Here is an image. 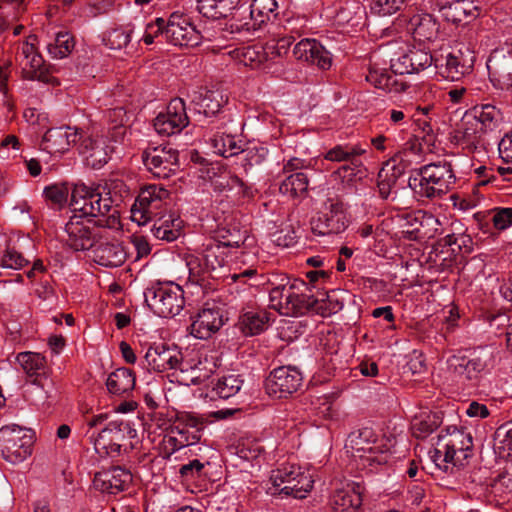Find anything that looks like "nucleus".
<instances>
[{
  "label": "nucleus",
  "mask_w": 512,
  "mask_h": 512,
  "mask_svg": "<svg viewBox=\"0 0 512 512\" xmlns=\"http://www.w3.org/2000/svg\"><path fill=\"white\" fill-rule=\"evenodd\" d=\"M492 223L498 230H504L512 225V208H501L492 217Z\"/></svg>",
  "instance_id": "64"
},
{
  "label": "nucleus",
  "mask_w": 512,
  "mask_h": 512,
  "mask_svg": "<svg viewBox=\"0 0 512 512\" xmlns=\"http://www.w3.org/2000/svg\"><path fill=\"white\" fill-rule=\"evenodd\" d=\"M270 481L274 488L272 494L279 492L298 499L305 498L313 487L311 476L295 464L282 465L272 471Z\"/></svg>",
  "instance_id": "10"
},
{
  "label": "nucleus",
  "mask_w": 512,
  "mask_h": 512,
  "mask_svg": "<svg viewBox=\"0 0 512 512\" xmlns=\"http://www.w3.org/2000/svg\"><path fill=\"white\" fill-rule=\"evenodd\" d=\"M80 140L79 152L85 157L87 164L94 169L105 165L114 151V147L107 145L103 137L86 136Z\"/></svg>",
  "instance_id": "27"
},
{
  "label": "nucleus",
  "mask_w": 512,
  "mask_h": 512,
  "mask_svg": "<svg viewBox=\"0 0 512 512\" xmlns=\"http://www.w3.org/2000/svg\"><path fill=\"white\" fill-rule=\"evenodd\" d=\"M494 366L492 351L481 350L473 357L453 355L448 359V368L468 381L478 382Z\"/></svg>",
  "instance_id": "14"
},
{
  "label": "nucleus",
  "mask_w": 512,
  "mask_h": 512,
  "mask_svg": "<svg viewBox=\"0 0 512 512\" xmlns=\"http://www.w3.org/2000/svg\"><path fill=\"white\" fill-rule=\"evenodd\" d=\"M95 220L85 219L73 214L65 225L67 233L66 243L75 251H84L92 248L95 243L96 234L93 232Z\"/></svg>",
  "instance_id": "19"
},
{
  "label": "nucleus",
  "mask_w": 512,
  "mask_h": 512,
  "mask_svg": "<svg viewBox=\"0 0 512 512\" xmlns=\"http://www.w3.org/2000/svg\"><path fill=\"white\" fill-rule=\"evenodd\" d=\"M74 39L69 32H59L56 34L53 42L48 43V53L57 59L68 56L74 48Z\"/></svg>",
  "instance_id": "53"
},
{
  "label": "nucleus",
  "mask_w": 512,
  "mask_h": 512,
  "mask_svg": "<svg viewBox=\"0 0 512 512\" xmlns=\"http://www.w3.org/2000/svg\"><path fill=\"white\" fill-rule=\"evenodd\" d=\"M302 381L303 377L299 369L281 366L270 372L265 381V388L271 396L286 398L301 387Z\"/></svg>",
  "instance_id": "16"
},
{
  "label": "nucleus",
  "mask_w": 512,
  "mask_h": 512,
  "mask_svg": "<svg viewBox=\"0 0 512 512\" xmlns=\"http://www.w3.org/2000/svg\"><path fill=\"white\" fill-rule=\"evenodd\" d=\"M71 207L74 214L85 219L95 220L98 227L117 229L120 226V215L113 206L108 193L103 194L99 187L75 184L71 192Z\"/></svg>",
  "instance_id": "1"
},
{
  "label": "nucleus",
  "mask_w": 512,
  "mask_h": 512,
  "mask_svg": "<svg viewBox=\"0 0 512 512\" xmlns=\"http://www.w3.org/2000/svg\"><path fill=\"white\" fill-rule=\"evenodd\" d=\"M443 17L452 23H469L480 15V8L472 0H455L440 7Z\"/></svg>",
  "instance_id": "34"
},
{
  "label": "nucleus",
  "mask_w": 512,
  "mask_h": 512,
  "mask_svg": "<svg viewBox=\"0 0 512 512\" xmlns=\"http://www.w3.org/2000/svg\"><path fill=\"white\" fill-rule=\"evenodd\" d=\"M270 322V313L264 309H250L239 317V326L245 335H257L265 331Z\"/></svg>",
  "instance_id": "38"
},
{
  "label": "nucleus",
  "mask_w": 512,
  "mask_h": 512,
  "mask_svg": "<svg viewBox=\"0 0 512 512\" xmlns=\"http://www.w3.org/2000/svg\"><path fill=\"white\" fill-rule=\"evenodd\" d=\"M473 438L470 433L456 427H448L438 435L431 456L435 465L443 472L458 477L473 455Z\"/></svg>",
  "instance_id": "2"
},
{
  "label": "nucleus",
  "mask_w": 512,
  "mask_h": 512,
  "mask_svg": "<svg viewBox=\"0 0 512 512\" xmlns=\"http://www.w3.org/2000/svg\"><path fill=\"white\" fill-rule=\"evenodd\" d=\"M404 171L405 165L402 163L401 153L395 154L385 162L377 177L378 193L382 199L386 200L390 197L392 189Z\"/></svg>",
  "instance_id": "29"
},
{
  "label": "nucleus",
  "mask_w": 512,
  "mask_h": 512,
  "mask_svg": "<svg viewBox=\"0 0 512 512\" xmlns=\"http://www.w3.org/2000/svg\"><path fill=\"white\" fill-rule=\"evenodd\" d=\"M438 427L435 415L423 414L413 419L412 433L416 438L423 439L430 435Z\"/></svg>",
  "instance_id": "54"
},
{
  "label": "nucleus",
  "mask_w": 512,
  "mask_h": 512,
  "mask_svg": "<svg viewBox=\"0 0 512 512\" xmlns=\"http://www.w3.org/2000/svg\"><path fill=\"white\" fill-rule=\"evenodd\" d=\"M82 135L76 128L55 127L47 130L42 139V149L49 154H62L76 144Z\"/></svg>",
  "instance_id": "25"
},
{
  "label": "nucleus",
  "mask_w": 512,
  "mask_h": 512,
  "mask_svg": "<svg viewBox=\"0 0 512 512\" xmlns=\"http://www.w3.org/2000/svg\"><path fill=\"white\" fill-rule=\"evenodd\" d=\"M243 379L239 374L229 373L218 378L212 391L221 399L235 396L243 386Z\"/></svg>",
  "instance_id": "50"
},
{
  "label": "nucleus",
  "mask_w": 512,
  "mask_h": 512,
  "mask_svg": "<svg viewBox=\"0 0 512 512\" xmlns=\"http://www.w3.org/2000/svg\"><path fill=\"white\" fill-rule=\"evenodd\" d=\"M310 291L307 284L302 280H293V289L289 307L285 311V316H300L308 312H315L319 299L315 298L312 294L307 293Z\"/></svg>",
  "instance_id": "30"
},
{
  "label": "nucleus",
  "mask_w": 512,
  "mask_h": 512,
  "mask_svg": "<svg viewBox=\"0 0 512 512\" xmlns=\"http://www.w3.org/2000/svg\"><path fill=\"white\" fill-rule=\"evenodd\" d=\"M409 60L411 61L412 67L415 68V73L426 69L432 63L435 64V57L428 52L421 49H414L408 52Z\"/></svg>",
  "instance_id": "60"
},
{
  "label": "nucleus",
  "mask_w": 512,
  "mask_h": 512,
  "mask_svg": "<svg viewBox=\"0 0 512 512\" xmlns=\"http://www.w3.org/2000/svg\"><path fill=\"white\" fill-rule=\"evenodd\" d=\"M104 117L108 124L107 138L114 143L122 142L127 133L125 109L123 107L109 109L105 112Z\"/></svg>",
  "instance_id": "40"
},
{
  "label": "nucleus",
  "mask_w": 512,
  "mask_h": 512,
  "mask_svg": "<svg viewBox=\"0 0 512 512\" xmlns=\"http://www.w3.org/2000/svg\"><path fill=\"white\" fill-rule=\"evenodd\" d=\"M469 113L486 133L497 129L502 119L500 110L491 104L475 106Z\"/></svg>",
  "instance_id": "45"
},
{
  "label": "nucleus",
  "mask_w": 512,
  "mask_h": 512,
  "mask_svg": "<svg viewBox=\"0 0 512 512\" xmlns=\"http://www.w3.org/2000/svg\"><path fill=\"white\" fill-rule=\"evenodd\" d=\"M169 191L162 185L151 184L141 189L131 208V219L139 225H145L157 216L163 200Z\"/></svg>",
  "instance_id": "12"
},
{
  "label": "nucleus",
  "mask_w": 512,
  "mask_h": 512,
  "mask_svg": "<svg viewBox=\"0 0 512 512\" xmlns=\"http://www.w3.org/2000/svg\"><path fill=\"white\" fill-rule=\"evenodd\" d=\"M348 223L343 200L336 194H328L322 210L310 222L313 234L319 236L342 233L348 227Z\"/></svg>",
  "instance_id": "9"
},
{
  "label": "nucleus",
  "mask_w": 512,
  "mask_h": 512,
  "mask_svg": "<svg viewBox=\"0 0 512 512\" xmlns=\"http://www.w3.org/2000/svg\"><path fill=\"white\" fill-rule=\"evenodd\" d=\"M484 134L486 132L479 125L477 119L473 118L469 112H466L457 130L459 140L466 144H475L479 142Z\"/></svg>",
  "instance_id": "49"
},
{
  "label": "nucleus",
  "mask_w": 512,
  "mask_h": 512,
  "mask_svg": "<svg viewBox=\"0 0 512 512\" xmlns=\"http://www.w3.org/2000/svg\"><path fill=\"white\" fill-rule=\"evenodd\" d=\"M343 307L344 302L338 298L336 291H332L326 294V299L319 300L316 313L325 317L337 313Z\"/></svg>",
  "instance_id": "57"
},
{
  "label": "nucleus",
  "mask_w": 512,
  "mask_h": 512,
  "mask_svg": "<svg viewBox=\"0 0 512 512\" xmlns=\"http://www.w3.org/2000/svg\"><path fill=\"white\" fill-rule=\"evenodd\" d=\"M241 0H198V11L211 19L226 18L232 14Z\"/></svg>",
  "instance_id": "41"
},
{
  "label": "nucleus",
  "mask_w": 512,
  "mask_h": 512,
  "mask_svg": "<svg viewBox=\"0 0 512 512\" xmlns=\"http://www.w3.org/2000/svg\"><path fill=\"white\" fill-rule=\"evenodd\" d=\"M16 361L32 384L42 385V381L47 378L48 372L45 356L37 352L25 351L18 353Z\"/></svg>",
  "instance_id": "32"
},
{
  "label": "nucleus",
  "mask_w": 512,
  "mask_h": 512,
  "mask_svg": "<svg viewBox=\"0 0 512 512\" xmlns=\"http://www.w3.org/2000/svg\"><path fill=\"white\" fill-rule=\"evenodd\" d=\"M164 27L166 40L175 46L195 47L203 38L196 27L183 15L172 14Z\"/></svg>",
  "instance_id": "18"
},
{
  "label": "nucleus",
  "mask_w": 512,
  "mask_h": 512,
  "mask_svg": "<svg viewBox=\"0 0 512 512\" xmlns=\"http://www.w3.org/2000/svg\"><path fill=\"white\" fill-rule=\"evenodd\" d=\"M243 168L246 174L252 171L255 166H260L266 160L268 150L264 147H254L244 150Z\"/></svg>",
  "instance_id": "55"
},
{
  "label": "nucleus",
  "mask_w": 512,
  "mask_h": 512,
  "mask_svg": "<svg viewBox=\"0 0 512 512\" xmlns=\"http://www.w3.org/2000/svg\"><path fill=\"white\" fill-rule=\"evenodd\" d=\"M366 81L378 89L390 93H401L408 88V84L402 79L394 76L392 71L380 67L377 63H369Z\"/></svg>",
  "instance_id": "31"
},
{
  "label": "nucleus",
  "mask_w": 512,
  "mask_h": 512,
  "mask_svg": "<svg viewBox=\"0 0 512 512\" xmlns=\"http://www.w3.org/2000/svg\"><path fill=\"white\" fill-rule=\"evenodd\" d=\"M410 27L414 39L420 42L432 41L439 31L438 22L428 13L414 15L410 19Z\"/></svg>",
  "instance_id": "39"
},
{
  "label": "nucleus",
  "mask_w": 512,
  "mask_h": 512,
  "mask_svg": "<svg viewBox=\"0 0 512 512\" xmlns=\"http://www.w3.org/2000/svg\"><path fill=\"white\" fill-rule=\"evenodd\" d=\"M276 0H253L249 9V19L238 24H231L237 31H256L277 17Z\"/></svg>",
  "instance_id": "23"
},
{
  "label": "nucleus",
  "mask_w": 512,
  "mask_h": 512,
  "mask_svg": "<svg viewBox=\"0 0 512 512\" xmlns=\"http://www.w3.org/2000/svg\"><path fill=\"white\" fill-rule=\"evenodd\" d=\"M181 361L180 350L165 343H154L147 349L144 356L146 368L158 373L179 368Z\"/></svg>",
  "instance_id": "20"
},
{
  "label": "nucleus",
  "mask_w": 512,
  "mask_h": 512,
  "mask_svg": "<svg viewBox=\"0 0 512 512\" xmlns=\"http://www.w3.org/2000/svg\"><path fill=\"white\" fill-rule=\"evenodd\" d=\"M419 184L415 187L421 197L429 199L439 198L449 192L455 182L452 165L446 160L433 162L419 169Z\"/></svg>",
  "instance_id": "6"
},
{
  "label": "nucleus",
  "mask_w": 512,
  "mask_h": 512,
  "mask_svg": "<svg viewBox=\"0 0 512 512\" xmlns=\"http://www.w3.org/2000/svg\"><path fill=\"white\" fill-rule=\"evenodd\" d=\"M28 263L29 261L20 252L11 247H8L0 258L2 267L15 270L23 268Z\"/></svg>",
  "instance_id": "59"
},
{
  "label": "nucleus",
  "mask_w": 512,
  "mask_h": 512,
  "mask_svg": "<svg viewBox=\"0 0 512 512\" xmlns=\"http://www.w3.org/2000/svg\"><path fill=\"white\" fill-rule=\"evenodd\" d=\"M366 151L360 144L336 145L326 152L324 158L332 162L350 161L356 165V157L365 154Z\"/></svg>",
  "instance_id": "51"
},
{
  "label": "nucleus",
  "mask_w": 512,
  "mask_h": 512,
  "mask_svg": "<svg viewBox=\"0 0 512 512\" xmlns=\"http://www.w3.org/2000/svg\"><path fill=\"white\" fill-rule=\"evenodd\" d=\"M419 215L420 216L416 214H407L406 216L407 223L411 226V229L405 232L408 234V238L410 240L422 238V235H420V226L423 225V221H426L427 224L438 223V219L432 215H426L422 212H419Z\"/></svg>",
  "instance_id": "56"
},
{
  "label": "nucleus",
  "mask_w": 512,
  "mask_h": 512,
  "mask_svg": "<svg viewBox=\"0 0 512 512\" xmlns=\"http://www.w3.org/2000/svg\"><path fill=\"white\" fill-rule=\"evenodd\" d=\"M309 180L305 173L296 172L287 176L280 184L279 191L282 195L292 199L304 197L308 191Z\"/></svg>",
  "instance_id": "48"
},
{
  "label": "nucleus",
  "mask_w": 512,
  "mask_h": 512,
  "mask_svg": "<svg viewBox=\"0 0 512 512\" xmlns=\"http://www.w3.org/2000/svg\"><path fill=\"white\" fill-rule=\"evenodd\" d=\"M293 281L285 277L281 282L272 287L269 291V306L285 315V311L289 307V301L293 298L292 294Z\"/></svg>",
  "instance_id": "43"
},
{
  "label": "nucleus",
  "mask_w": 512,
  "mask_h": 512,
  "mask_svg": "<svg viewBox=\"0 0 512 512\" xmlns=\"http://www.w3.org/2000/svg\"><path fill=\"white\" fill-rule=\"evenodd\" d=\"M213 191L226 196H245L248 194V186L236 175L223 172L210 178Z\"/></svg>",
  "instance_id": "36"
},
{
  "label": "nucleus",
  "mask_w": 512,
  "mask_h": 512,
  "mask_svg": "<svg viewBox=\"0 0 512 512\" xmlns=\"http://www.w3.org/2000/svg\"><path fill=\"white\" fill-rule=\"evenodd\" d=\"M247 238V231L240 229L238 226L227 223L216 231L215 243H219L227 248H239L244 244Z\"/></svg>",
  "instance_id": "47"
},
{
  "label": "nucleus",
  "mask_w": 512,
  "mask_h": 512,
  "mask_svg": "<svg viewBox=\"0 0 512 512\" xmlns=\"http://www.w3.org/2000/svg\"><path fill=\"white\" fill-rule=\"evenodd\" d=\"M144 296L151 310L163 318L178 315L185 305L184 291L174 282H157L145 290Z\"/></svg>",
  "instance_id": "7"
},
{
  "label": "nucleus",
  "mask_w": 512,
  "mask_h": 512,
  "mask_svg": "<svg viewBox=\"0 0 512 512\" xmlns=\"http://www.w3.org/2000/svg\"><path fill=\"white\" fill-rule=\"evenodd\" d=\"M69 189L65 184H52L44 188L45 199L53 205L62 206L67 202Z\"/></svg>",
  "instance_id": "58"
},
{
  "label": "nucleus",
  "mask_w": 512,
  "mask_h": 512,
  "mask_svg": "<svg viewBox=\"0 0 512 512\" xmlns=\"http://www.w3.org/2000/svg\"><path fill=\"white\" fill-rule=\"evenodd\" d=\"M142 160L158 178H169L179 168L178 151L168 145L148 146L142 153Z\"/></svg>",
  "instance_id": "15"
},
{
  "label": "nucleus",
  "mask_w": 512,
  "mask_h": 512,
  "mask_svg": "<svg viewBox=\"0 0 512 512\" xmlns=\"http://www.w3.org/2000/svg\"><path fill=\"white\" fill-rule=\"evenodd\" d=\"M106 386L114 395L129 393L135 387V375L131 369L118 368L108 376Z\"/></svg>",
  "instance_id": "42"
},
{
  "label": "nucleus",
  "mask_w": 512,
  "mask_h": 512,
  "mask_svg": "<svg viewBox=\"0 0 512 512\" xmlns=\"http://www.w3.org/2000/svg\"><path fill=\"white\" fill-rule=\"evenodd\" d=\"M403 3L404 0H373L370 8L372 13L386 16L398 11Z\"/></svg>",
  "instance_id": "61"
},
{
  "label": "nucleus",
  "mask_w": 512,
  "mask_h": 512,
  "mask_svg": "<svg viewBox=\"0 0 512 512\" xmlns=\"http://www.w3.org/2000/svg\"><path fill=\"white\" fill-rule=\"evenodd\" d=\"M131 482L130 471L120 466L98 472L93 479L95 489L114 495L125 491Z\"/></svg>",
  "instance_id": "24"
},
{
  "label": "nucleus",
  "mask_w": 512,
  "mask_h": 512,
  "mask_svg": "<svg viewBox=\"0 0 512 512\" xmlns=\"http://www.w3.org/2000/svg\"><path fill=\"white\" fill-rule=\"evenodd\" d=\"M37 42L36 35H29L25 41L19 43L15 60L21 67L25 79L57 85L59 82L45 65L41 54L37 52Z\"/></svg>",
  "instance_id": "8"
},
{
  "label": "nucleus",
  "mask_w": 512,
  "mask_h": 512,
  "mask_svg": "<svg viewBox=\"0 0 512 512\" xmlns=\"http://www.w3.org/2000/svg\"><path fill=\"white\" fill-rule=\"evenodd\" d=\"M363 488L359 483L347 482L333 492L330 503L335 512L356 511L362 505Z\"/></svg>",
  "instance_id": "28"
},
{
  "label": "nucleus",
  "mask_w": 512,
  "mask_h": 512,
  "mask_svg": "<svg viewBox=\"0 0 512 512\" xmlns=\"http://www.w3.org/2000/svg\"><path fill=\"white\" fill-rule=\"evenodd\" d=\"M223 310L215 304H206L192 318L191 334L198 339H208L224 325Z\"/></svg>",
  "instance_id": "22"
},
{
  "label": "nucleus",
  "mask_w": 512,
  "mask_h": 512,
  "mask_svg": "<svg viewBox=\"0 0 512 512\" xmlns=\"http://www.w3.org/2000/svg\"><path fill=\"white\" fill-rule=\"evenodd\" d=\"M486 65L489 79L494 87L501 90L512 88V47L507 51L494 50Z\"/></svg>",
  "instance_id": "21"
},
{
  "label": "nucleus",
  "mask_w": 512,
  "mask_h": 512,
  "mask_svg": "<svg viewBox=\"0 0 512 512\" xmlns=\"http://www.w3.org/2000/svg\"><path fill=\"white\" fill-rule=\"evenodd\" d=\"M409 54H403L396 60H391L390 70L394 76L401 78L405 74L415 73V68L412 67L411 61L409 60Z\"/></svg>",
  "instance_id": "63"
},
{
  "label": "nucleus",
  "mask_w": 512,
  "mask_h": 512,
  "mask_svg": "<svg viewBox=\"0 0 512 512\" xmlns=\"http://www.w3.org/2000/svg\"><path fill=\"white\" fill-rule=\"evenodd\" d=\"M94 261L104 267H119L126 258L125 248L117 241L100 242L93 250Z\"/></svg>",
  "instance_id": "35"
},
{
  "label": "nucleus",
  "mask_w": 512,
  "mask_h": 512,
  "mask_svg": "<svg viewBox=\"0 0 512 512\" xmlns=\"http://www.w3.org/2000/svg\"><path fill=\"white\" fill-rule=\"evenodd\" d=\"M132 433L129 423L124 421H110L95 436H90L94 449L99 456H115L120 453L121 446Z\"/></svg>",
  "instance_id": "13"
},
{
  "label": "nucleus",
  "mask_w": 512,
  "mask_h": 512,
  "mask_svg": "<svg viewBox=\"0 0 512 512\" xmlns=\"http://www.w3.org/2000/svg\"><path fill=\"white\" fill-rule=\"evenodd\" d=\"M185 442L182 432H180V425L175 426L169 435L164 438V447L168 455L185 448L183 443Z\"/></svg>",
  "instance_id": "62"
},
{
  "label": "nucleus",
  "mask_w": 512,
  "mask_h": 512,
  "mask_svg": "<svg viewBox=\"0 0 512 512\" xmlns=\"http://www.w3.org/2000/svg\"><path fill=\"white\" fill-rule=\"evenodd\" d=\"M211 145L216 154L225 158L238 155L244 151L242 140L225 133L215 134L211 138Z\"/></svg>",
  "instance_id": "46"
},
{
  "label": "nucleus",
  "mask_w": 512,
  "mask_h": 512,
  "mask_svg": "<svg viewBox=\"0 0 512 512\" xmlns=\"http://www.w3.org/2000/svg\"><path fill=\"white\" fill-rule=\"evenodd\" d=\"M191 102L199 113L205 116L215 115L220 111L228 98L219 90L200 87L191 94Z\"/></svg>",
  "instance_id": "33"
},
{
  "label": "nucleus",
  "mask_w": 512,
  "mask_h": 512,
  "mask_svg": "<svg viewBox=\"0 0 512 512\" xmlns=\"http://www.w3.org/2000/svg\"><path fill=\"white\" fill-rule=\"evenodd\" d=\"M189 124V117L183 99H172L165 112H161L153 121L155 131L162 136L180 133Z\"/></svg>",
  "instance_id": "17"
},
{
  "label": "nucleus",
  "mask_w": 512,
  "mask_h": 512,
  "mask_svg": "<svg viewBox=\"0 0 512 512\" xmlns=\"http://www.w3.org/2000/svg\"><path fill=\"white\" fill-rule=\"evenodd\" d=\"M476 33L463 28L449 50L435 57V68L446 79L460 80L469 74L474 66Z\"/></svg>",
  "instance_id": "4"
},
{
  "label": "nucleus",
  "mask_w": 512,
  "mask_h": 512,
  "mask_svg": "<svg viewBox=\"0 0 512 512\" xmlns=\"http://www.w3.org/2000/svg\"><path fill=\"white\" fill-rule=\"evenodd\" d=\"M0 450L10 462L25 460L32 453L30 430L16 424L3 426L0 429Z\"/></svg>",
  "instance_id": "11"
},
{
  "label": "nucleus",
  "mask_w": 512,
  "mask_h": 512,
  "mask_svg": "<svg viewBox=\"0 0 512 512\" xmlns=\"http://www.w3.org/2000/svg\"><path fill=\"white\" fill-rule=\"evenodd\" d=\"M183 221L174 214H165L154 220L151 227L153 236L168 242L176 240L181 235Z\"/></svg>",
  "instance_id": "37"
},
{
  "label": "nucleus",
  "mask_w": 512,
  "mask_h": 512,
  "mask_svg": "<svg viewBox=\"0 0 512 512\" xmlns=\"http://www.w3.org/2000/svg\"><path fill=\"white\" fill-rule=\"evenodd\" d=\"M295 58L317 66L320 69H329L332 63L330 53L315 39H302L293 49Z\"/></svg>",
  "instance_id": "26"
},
{
  "label": "nucleus",
  "mask_w": 512,
  "mask_h": 512,
  "mask_svg": "<svg viewBox=\"0 0 512 512\" xmlns=\"http://www.w3.org/2000/svg\"><path fill=\"white\" fill-rule=\"evenodd\" d=\"M227 252L224 246L219 243L210 242L205 245L203 251L199 255H192L187 258V267L190 277L196 282L206 281L208 279L231 280L235 282H246L247 279L255 277L257 270L253 268L245 269L239 273L224 274L223 268L227 262Z\"/></svg>",
  "instance_id": "3"
},
{
  "label": "nucleus",
  "mask_w": 512,
  "mask_h": 512,
  "mask_svg": "<svg viewBox=\"0 0 512 512\" xmlns=\"http://www.w3.org/2000/svg\"><path fill=\"white\" fill-rule=\"evenodd\" d=\"M132 33L131 25L116 27L105 34L103 42L110 49L120 50L130 43Z\"/></svg>",
  "instance_id": "52"
},
{
  "label": "nucleus",
  "mask_w": 512,
  "mask_h": 512,
  "mask_svg": "<svg viewBox=\"0 0 512 512\" xmlns=\"http://www.w3.org/2000/svg\"><path fill=\"white\" fill-rule=\"evenodd\" d=\"M232 56L244 66L252 69L264 67L268 61V54L261 45L237 48L232 51Z\"/></svg>",
  "instance_id": "44"
},
{
  "label": "nucleus",
  "mask_w": 512,
  "mask_h": 512,
  "mask_svg": "<svg viewBox=\"0 0 512 512\" xmlns=\"http://www.w3.org/2000/svg\"><path fill=\"white\" fill-rule=\"evenodd\" d=\"M345 448L358 469L375 472L387 464L390 454L382 439L370 427H363L349 434Z\"/></svg>",
  "instance_id": "5"
}]
</instances>
